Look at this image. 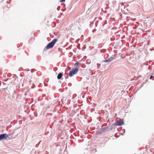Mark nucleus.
Returning a JSON list of instances; mask_svg holds the SVG:
<instances>
[{
  "mask_svg": "<svg viewBox=\"0 0 154 154\" xmlns=\"http://www.w3.org/2000/svg\"><path fill=\"white\" fill-rule=\"evenodd\" d=\"M65 0H61L60 1V2H64Z\"/></svg>",
  "mask_w": 154,
  "mask_h": 154,
  "instance_id": "9",
  "label": "nucleus"
},
{
  "mask_svg": "<svg viewBox=\"0 0 154 154\" xmlns=\"http://www.w3.org/2000/svg\"><path fill=\"white\" fill-rule=\"evenodd\" d=\"M8 137V135L6 134H3L0 135V141L5 139L7 140Z\"/></svg>",
  "mask_w": 154,
  "mask_h": 154,
  "instance_id": "3",
  "label": "nucleus"
},
{
  "mask_svg": "<svg viewBox=\"0 0 154 154\" xmlns=\"http://www.w3.org/2000/svg\"><path fill=\"white\" fill-rule=\"evenodd\" d=\"M88 60H89V61H90V60H87V62H88Z\"/></svg>",
  "mask_w": 154,
  "mask_h": 154,
  "instance_id": "11",
  "label": "nucleus"
},
{
  "mask_svg": "<svg viewBox=\"0 0 154 154\" xmlns=\"http://www.w3.org/2000/svg\"><path fill=\"white\" fill-rule=\"evenodd\" d=\"M63 76V74L61 73H59L57 76V78L58 79H61Z\"/></svg>",
  "mask_w": 154,
  "mask_h": 154,
  "instance_id": "5",
  "label": "nucleus"
},
{
  "mask_svg": "<svg viewBox=\"0 0 154 154\" xmlns=\"http://www.w3.org/2000/svg\"><path fill=\"white\" fill-rule=\"evenodd\" d=\"M104 62H110V61L109 60V59L105 60H104Z\"/></svg>",
  "mask_w": 154,
  "mask_h": 154,
  "instance_id": "7",
  "label": "nucleus"
},
{
  "mask_svg": "<svg viewBox=\"0 0 154 154\" xmlns=\"http://www.w3.org/2000/svg\"><path fill=\"white\" fill-rule=\"evenodd\" d=\"M123 119H120L116 122V125L118 126H121L124 125Z\"/></svg>",
  "mask_w": 154,
  "mask_h": 154,
  "instance_id": "4",
  "label": "nucleus"
},
{
  "mask_svg": "<svg viewBox=\"0 0 154 154\" xmlns=\"http://www.w3.org/2000/svg\"><path fill=\"white\" fill-rule=\"evenodd\" d=\"M80 20V19L79 18L78 19V20H76V21H77V22H78V23H79V20Z\"/></svg>",
  "mask_w": 154,
  "mask_h": 154,
  "instance_id": "8",
  "label": "nucleus"
},
{
  "mask_svg": "<svg viewBox=\"0 0 154 154\" xmlns=\"http://www.w3.org/2000/svg\"><path fill=\"white\" fill-rule=\"evenodd\" d=\"M110 61V62L112 61L113 59H114V58L113 57H110L109 59H108Z\"/></svg>",
  "mask_w": 154,
  "mask_h": 154,
  "instance_id": "6",
  "label": "nucleus"
},
{
  "mask_svg": "<svg viewBox=\"0 0 154 154\" xmlns=\"http://www.w3.org/2000/svg\"><path fill=\"white\" fill-rule=\"evenodd\" d=\"M57 41V39L54 38L51 42L49 43L47 45L46 47V48L48 49L52 48Z\"/></svg>",
  "mask_w": 154,
  "mask_h": 154,
  "instance_id": "1",
  "label": "nucleus"
},
{
  "mask_svg": "<svg viewBox=\"0 0 154 154\" xmlns=\"http://www.w3.org/2000/svg\"><path fill=\"white\" fill-rule=\"evenodd\" d=\"M79 70V67H76L74 69H72L69 71V75L70 77L73 76L74 75L76 74Z\"/></svg>",
  "mask_w": 154,
  "mask_h": 154,
  "instance_id": "2",
  "label": "nucleus"
},
{
  "mask_svg": "<svg viewBox=\"0 0 154 154\" xmlns=\"http://www.w3.org/2000/svg\"><path fill=\"white\" fill-rule=\"evenodd\" d=\"M153 77V76L152 75H151L150 77V79H151Z\"/></svg>",
  "mask_w": 154,
  "mask_h": 154,
  "instance_id": "10",
  "label": "nucleus"
}]
</instances>
